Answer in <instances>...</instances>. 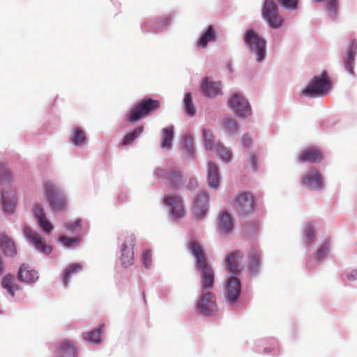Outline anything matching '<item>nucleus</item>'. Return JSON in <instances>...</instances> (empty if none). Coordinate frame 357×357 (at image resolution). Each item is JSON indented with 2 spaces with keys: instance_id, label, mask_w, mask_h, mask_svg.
Here are the masks:
<instances>
[{
  "instance_id": "obj_27",
  "label": "nucleus",
  "mask_w": 357,
  "mask_h": 357,
  "mask_svg": "<svg viewBox=\"0 0 357 357\" xmlns=\"http://www.w3.org/2000/svg\"><path fill=\"white\" fill-rule=\"evenodd\" d=\"M14 276L8 274L3 278L1 281L2 287L7 290L12 296H14L15 291L19 289V286L14 282Z\"/></svg>"
},
{
  "instance_id": "obj_14",
  "label": "nucleus",
  "mask_w": 357,
  "mask_h": 357,
  "mask_svg": "<svg viewBox=\"0 0 357 357\" xmlns=\"http://www.w3.org/2000/svg\"><path fill=\"white\" fill-rule=\"evenodd\" d=\"M197 306L200 313L204 315L213 313L216 310L215 295L212 292L203 291Z\"/></svg>"
},
{
  "instance_id": "obj_4",
  "label": "nucleus",
  "mask_w": 357,
  "mask_h": 357,
  "mask_svg": "<svg viewBox=\"0 0 357 357\" xmlns=\"http://www.w3.org/2000/svg\"><path fill=\"white\" fill-rule=\"evenodd\" d=\"M45 195L51 209L55 211H63L67 208L68 202L62 191L54 183L47 182L45 184Z\"/></svg>"
},
{
  "instance_id": "obj_5",
  "label": "nucleus",
  "mask_w": 357,
  "mask_h": 357,
  "mask_svg": "<svg viewBox=\"0 0 357 357\" xmlns=\"http://www.w3.org/2000/svg\"><path fill=\"white\" fill-rule=\"evenodd\" d=\"M331 86L326 72L323 71L320 76H314L303 91V93L310 97L321 96L326 94Z\"/></svg>"
},
{
  "instance_id": "obj_15",
  "label": "nucleus",
  "mask_w": 357,
  "mask_h": 357,
  "mask_svg": "<svg viewBox=\"0 0 357 357\" xmlns=\"http://www.w3.org/2000/svg\"><path fill=\"white\" fill-rule=\"evenodd\" d=\"M165 204L170 209L175 219L181 218L184 215V208L181 197L177 195H166L164 198Z\"/></svg>"
},
{
  "instance_id": "obj_3",
  "label": "nucleus",
  "mask_w": 357,
  "mask_h": 357,
  "mask_svg": "<svg viewBox=\"0 0 357 357\" xmlns=\"http://www.w3.org/2000/svg\"><path fill=\"white\" fill-rule=\"evenodd\" d=\"M160 107V102L151 98H144L139 101L134 107L127 112L126 117L128 122L135 123L145 118Z\"/></svg>"
},
{
  "instance_id": "obj_28",
  "label": "nucleus",
  "mask_w": 357,
  "mask_h": 357,
  "mask_svg": "<svg viewBox=\"0 0 357 357\" xmlns=\"http://www.w3.org/2000/svg\"><path fill=\"white\" fill-rule=\"evenodd\" d=\"M82 270V265L81 264L76 263L70 264L64 272L63 277V283L64 286L66 287L68 284L69 280L73 275L80 272Z\"/></svg>"
},
{
  "instance_id": "obj_50",
  "label": "nucleus",
  "mask_w": 357,
  "mask_h": 357,
  "mask_svg": "<svg viewBox=\"0 0 357 357\" xmlns=\"http://www.w3.org/2000/svg\"><path fill=\"white\" fill-rule=\"evenodd\" d=\"M347 278L349 281H354L357 280V270H352L347 274Z\"/></svg>"
},
{
  "instance_id": "obj_18",
  "label": "nucleus",
  "mask_w": 357,
  "mask_h": 357,
  "mask_svg": "<svg viewBox=\"0 0 357 357\" xmlns=\"http://www.w3.org/2000/svg\"><path fill=\"white\" fill-rule=\"evenodd\" d=\"M323 153L317 147L311 146L305 148L298 155V160L301 162H309L311 163L320 162L323 160Z\"/></svg>"
},
{
  "instance_id": "obj_37",
  "label": "nucleus",
  "mask_w": 357,
  "mask_h": 357,
  "mask_svg": "<svg viewBox=\"0 0 357 357\" xmlns=\"http://www.w3.org/2000/svg\"><path fill=\"white\" fill-rule=\"evenodd\" d=\"M226 130L230 133L234 134L238 130L236 122L230 117H225L223 120Z\"/></svg>"
},
{
  "instance_id": "obj_11",
  "label": "nucleus",
  "mask_w": 357,
  "mask_h": 357,
  "mask_svg": "<svg viewBox=\"0 0 357 357\" xmlns=\"http://www.w3.org/2000/svg\"><path fill=\"white\" fill-rule=\"evenodd\" d=\"M23 230L25 236L36 249L45 254H49L52 252V247L46 243L45 238L40 234L33 231L27 226H24Z\"/></svg>"
},
{
  "instance_id": "obj_51",
  "label": "nucleus",
  "mask_w": 357,
  "mask_h": 357,
  "mask_svg": "<svg viewBox=\"0 0 357 357\" xmlns=\"http://www.w3.org/2000/svg\"><path fill=\"white\" fill-rule=\"evenodd\" d=\"M197 185V181L195 178H190L188 183V188H192L193 187H196Z\"/></svg>"
},
{
  "instance_id": "obj_10",
  "label": "nucleus",
  "mask_w": 357,
  "mask_h": 357,
  "mask_svg": "<svg viewBox=\"0 0 357 357\" xmlns=\"http://www.w3.org/2000/svg\"><path fill=\"white\" fill-rule=\"evenodd\" d=\"M234 113L241 117L251 114V107L248 100L238 93H234L228 101Z\"/></svg>"
},
{
  "instance_id": "obj_35",
  "label": "nucleus",
  "mask_w": 357,
  "mask_h": 357,
  "mask_svg": "<svg viewBox=\"0 0 357 357\" xmlns=\"http://www.w3.org/2000/svg\"><path fill=\"white\" fill-rule=\"evenodd\" d=\"M202 135L204 142L205 148L207 150H212L215 145L213 144V135L212 132L208 129L202 130Z\"/></svg>"
},
{
  "instance_id": "obj_29",
  "label": "nucleus",
  "mask_w": 357,
  "mask_h": 357,
  "mask_svg": "<svg viewBox=\"0 0 357 357\" xmlns=\"http://www.w3.org/2000/svg\"><path fill=\"white\" fill-rule=\"evenodd\" d=\"M161 147L162 149H170L173 139L174 128L169 126L162 129Z\"/></svg>"
},
{
  "instance_id": "obj_23",
  "label": "nucleus",
  "mask_w": 357,
  "mask_h": 357,
  "mask_svg": "<svg viewBox=\"0 0 357 357\" xmlns=\"http://www.w3.org/2000/svg\"><path fill=\"white\" fill-rule=\"evenodd\" d=\"M0 249L6 256L13 257L17 254L14 241L5 234H0Z\"/></svg>"
},
{
  "instance_id": "obj_34",
  "label": "nucleus",
  "mask_w": 357,
  "mask_h": 357,
  "mask_svg": "<svg viewBox=\"0 0 357 357\" xmlns=\"http://www.w3.org/2000/svg\"><path fill=\"white\" fill-rule=\"evenodd\" d=\"M143 131H144L143 126H139L137 127L136 128H135V130L132 132L127 134L125 136V137L122 142V144L123 146L130 144L141 133H142Z\"/></svg>"
},
{
  "instance_id": "obj_13",
  "label": "nucleus",
  "mask_w": 357,
  "mask_h": 357,
  "mask_svg": "<svg viewBox=\"0 0 357 357\" xmlns=\"http://www.w3.org/2000/svg\"><path fill=\"white\" fill-rule=\"evenodd\" d=\"M301 183L310 190H319L323 187L322 176L317 169L312 168L303 176Z\"/></svg>"
},
{
  "instance_id": "obj_38",
  "label": "nucleus",
  "mask_w": 357,
  "mask_h": 357,
  "mask_svg": "<svg viewBox=\"0 0 357 357\" xmlns=\"http://www.w3.org/2000/svg\"><path fill=\"white\" fill-rule=\"evenodd\" d=\"M59 241L67 247H72L78 245L81 241V237L70 238L66 236H61Z\"/></svg>"
},
{
  "instance_id": "obj_19",
  "label": "nucleus",
  "mask_w": 357,
  "mask_h": 357,
  "mask_svg": "<svg viewBox=\"0 0 357 357\" xmlns=\"http://www.w3.org/2000/svg\"><path fill=\"white\" fill-rule=\"evenodd\" d=\"M226 289L227 300L231 303H234L237 301L241 290L240 280L236 277L230 278L227 280Z\"/></svg>"
},
{
  "instance_id": "obj_43",
  "label": "nucleus",
  "mask_w": 357,
  "mask_h": 357,
  "mask_svg": "<svg viewBox=\"0 0 357 357\" xmlns=\"http://www.w3.org/2000/svg\"><path fill=\"white\" fill-rule=\"evenodd\" d=\"M280 6L287 10H296L298 8V0H278Z\"/></svg>"
},
{
  "instance_id": "obj_46",
  "label": "nucleus",
  "mask_w": 357,
  "mask_h": 357,
  "mask_svg": "<svg viewBox=\"0 0 357 357\" xmlns=\"http://www.w3.org/2000/svg\"><path fill=\"white\" fill-rule=\"evenodd\" d=\"M315 238V231L311 226H307L305 230V241L307 244H310Z\"/></svg>"
},
{
  "instance_id": "obj_39",
  "label": "nucleus",
  "mask_w": 357,
  "mask_h": 357,
  "mask_svg": "<svg viewBox=\"0 0 357 357\" xmlns=\"http://www.w3.org/2000/svg\"><path fill=\"white\" fill-rule=\"evenodd\" d=\"M259 255L256 252H253L252 253L250 254V256L248 267L252 271L255 272V271H257V270L259 267Z\"/></svg>"
},
{
  "instance_id": "obj_49",
  "label": "nucleus",
  "mask_w": 357,
  "mask_h": 357,
  "mask_svg": "<svg viewBox=\"0 0 357 357\" xmlns=\"http://www.w3.org/2000/svg\"><path fill=\"white\" fill-rule=\"evenodd\" d=\"M242 142L245 147L248 148L252 144V138L248 135H244L242 137Z\"/></svg>"
},
{
  "instance_id": "obj_33",
  "label": "nucleus",
  "mask_w": 357,
  "mask_h": 357,
  "mask_svg": "<svg viewBox=\"0 0 357 357\" xmlns=\"http://www.w3.org/2000/svg\"><path fill=\"white\" fill-rule=\"evenodd\" d=\"M215 149L217 155L222 160L227 162L231 157V150L224 146L222 144L217 143L215 144Z\"/></svg>"
},
{
  "instance_id": "obj_17",
  "label": "nucleus",
  "mask_w": 357,
  "mask_h": 357,
  "mask_svg": "<svg viewBox=\"0 0 357 357\" xmlns=\"http://www.w3.org/2000/svg\"><path fill=\"white\" fill-rule=\"evenodd\" d=\"M208 197L206 192H201L194 200L192 213L197 220H202L208 210Z\"/></svg>"
},
{
  "instance_id": "obj_44",
  "label": "nucleus",
  "mask_w": 357,
  "mask_h": 357,
  "mask_svg": "<svg viewBox=\"0 0 357 357\" xmlns=\"http://www.w3.org/2000/svg\"><path fill=\"white\" fill-rule=\"evenodd\" d=\"M141 259L143 265L146 268H149L151 265L152 254L150 250H144L142 253Z\"/></svg>"
},
{
  "instance_id": "obj_47",
  "label": "nucleus",
  "mask_w": 357,
  "mask_h": 357,
  "mask_svg": "<svg viewBox=\"0 0 357 357\" xmlns=\"http://www.w3.org/2000/svg\"><path fill=\"white\" fill-rule=\"evenodd\" d=\"M327 250H328L327 245H323L321 248L318 249L317 250V252L314 253V255L313 256L314 259L317 260V261L323 259L326 255Z\"/></svg>"
},
{
  "instance_id": "obj_20",
  "label": "nucleus",
  "mask_w": 357,
  "mask_h": 357,
  "mask_svg": "<svg viewBox=\"0 0 357 357\" xmlns=\"http://www.w3.org/2000/svg\"><path fill=\"white\" fill-rule=\"evenodd\" d=\"M201 90L204 96L213 98L221 93V84L208 77H205L203 79Z\"/></svg>"
},
{
  "instance_id": "obj_21",
  "label": "nucleus",
  "mask_w": 357,
  "mask_h": 357,
  "mask_svg": "<svg viewBox=\"0 0 357 357\" xmlns=\"http://www.w3.org/2000/svg\"><path fill=\"white\" fill-rule=\"evenodd\" d=\"M77 350L75 342L70 340H63L59 342L56 357H77Z\"/></svg>"
},
{
  "instance_id": "obj_26",
  "label": "nucleus",
  "mask_w": 357,
  "mask_h": 357,
  "mask_svg": "<svg viewBox=\"0 0 357 357\" xmlns=\"http://www.w3.org/2000/svg\"><path fill=\"white\" fill-rule=\"evenodd\" d=\"M207 181L210 188L217 189L219 184V172L217 165L213 162L208 163Z\"/></svg>"
},
{
  "instance_id": "obj_22",
  "label": "nucleus",
  "mask_w": 357,
  "mask_h": 357,
  "mask_svg": "<svg viewBox=\"0 0 357 357\" xmlns=\"http://www.w3.org/2000/svg\"><path fill=\"white\" fill-rule=\"evenodd\" d=\"M234 227V220L227 211L222 212L219 222V231L220 234L231 233Z\"/></svg>"
},
{
  "instance_id": "obj_42",
  "label": "nucleus",
  "mask_w": 357,
  "mask_h": 357,
  "mask_svg": "<svg viewBox=\"0 0 357 357\" xmlns=\"http://www.w3.org/2000/svg\"><path fill=\"white\" fill-rule=\"evenodd\" d=\"M37 222L45 234H50L52 232L53 229L52 225L46 217L38 220Z\"/></svg>"
},
{
  "instance_id": "obj_1",
  "label": "nucleus",
  "mask_w": 357,
  "mask_h": 357,
  "mask_svg": "<svg viewBox=\"0 0 357 357\" xmlns=\"http://www.w3.org/2000/svg\"><path fill=\"white\" fill-rule=\"evenodd\" d=\"M190 250L195 257L197 269L201 272V283L203 289H211L214 284V271L207 262L205 254L199 244L192 241L189 243Z\"/></svg>"
},
{
  "instance_id": "obj_31",
  "label": "nucleus",
  "mask_w": 357,
  "mask_h": 357,
  "mask_svg": "<svg viewBox=\"0 0 357 357\" xmlns=\"http://www.w3.org/2000/svg\"><path fill=\"white\" fill-rule=\"evenodd\" d=\"M215 40V34L213 31V26H209L204 33V34L200 38L198 46L201 47H205L208 43Z\"/></svg>"
},
{
  "instance_id": "obj_16",
  "label": "nucleus",
  "mask_w": 357,
  "mask_h": 357,
  "mask_svg": "<svg viewBox=\"0 0 357 357\" xmlns=\"http://www.w3.org/2000/svg\"><path fill=\"white\" fill-rule=\"evenodd\" d=\"M242 258L243 254L238 250H235L228 254L225 259L227 270L234 275L239 274L243 268L241 264Z\"/></svg>"
},
{
  "instance_id": "obj_52",
  "label": "nucleus",
  "mask_w": 357,
  "mask_h": 357,
  "mask_svg": "<svg viewBox=\"0 0 357 357\" xmlns=\"http://www.w3.org/2000/svg\"><path fill=\"white\" fill-rule=\"evenodd\" d=\"M311 266V263H310V261H308L307 263V266Z\"/></svg>"
},
{
  "instance_id": "obj_53",
  "label": "nucleus",
  "mask_w": 357,
  "mask_h": 357,
  "mask_svg": "<svg viewBox=\"0 0 357 357\" xmlns=\"http://www.w3.org/2000/svg\"><path fill=\"white\" fill-rule=\"evenodd\" d=\"M227 67H228V68L229 69V70H230V71H231L230 64H228V65H227Z\"/></svg>"
},
{
  "instance_id": "obj_41",
  "label": "nucleus",
  "mask_w": 357,
  "mask_h": 357,
  "mask_svg": "<svg viewBox=\"0 0 357 357\" xmlns=\"http://www.w3.org/2000/svg\"><path fill=\"white\" fill-rule=\"evenodd\" d=\"M80 219L76 220L75 222H69L65 224L66 229L71 233H78L81 231Z\"/></svg>"
},
{
  "instance_id": "obj_40",
  "label": "nucleus",
  "mask_w": 357,
  "mask_h": 357,
  "mask_svg": "<svg viewBox=\"0 0 357 357\" xmlns=\"http://www.w3.org/2000/svg\"><path fill=\"white\" fill-rule=\"evenodd\" d=\"M183 147L187 154H188L190 155H193V154H194L193 139L192 137H190V136H185L184 137Z\"/></svg>"
},
{
  "instance_id": "obj_30",
  "label": "nucleus",
  "mask_w": 357,
  "mask_h": 357,
  "mask_svg": "<svg viewBox=\"0 0 357 357\" xmlns=\"http://www.w3.org/2000/svg\"><path fill=\"white\" fill-rule=\"evenodd\" d=\"M103 328L104 325H100L98 328L89 333H84L83 334L84 339L93 343L100 344L101 342V333Z\"/></svg>"
},
{
  "instance_id": "obj_48",
  "label": "nucleus",
  "mask_w": 357,
  "mask_h": 357,
  "mask_svg": "<svg viewBox=\"0 0 357 357\" xmlns=\"http://www.w3.org/2000/svg\"><path fill=\"white\" fill-rule=\"evenodd\" d=\"M248 160L250 161L252 168L254 170H256V169L257 168V157L251 153L249 155V157H248Z\"/></svg>"
},
{
  "instance_id": "obj_32",
  "label": "nucleus",
  "mask_w": 357,
  "mask_h": 357,
  "mask_svg": "<svg viewBox=\"0 0 357 357\" xmlns=\"http://www.w3.org/2000/svg\"><path fill=\"white\" fill-rule=\"evenodd\" d=\"M86 140L85 132L79 128H75L71 137V141L76 146L83 145Z\"/></svg>"
},
{
  "instance_id": "obj_25",
  "label": "nucleus",
  "mask_w": 357,
  "mask_h": 357,
  "mask_svg": "<svg viewBox=\"0 0 357 357\" xmlns=\"http://www.w3.org/2000/svg\"><path fill=\"white\" fill-rule=\"evenodd\" d=\"M19 280L26 283L35 282L38 278V273L35 270L29 269L25 264L22 265L18 272Z\"/></svg>"
},
{
  "instance_id": "obj_2",
  "label": "nucleus",
  "mask_w": 357,
  "mask_h": 357,
  "mask_svg": "<svg viewBox=\"0 0 357 357\" xmlns=\"http://www.w3.org/2000/svg\"><path fill=\"white\" fill-rule=\"evenodd\" d=\"M11 174L3 165H0V183L1 185V201L5 212L12 213L16 206V193L10 185Z\"/></svg>"
},
{
  "instance_id": "obj_7",
  "label": "nucleus",
  "mask_w": 357,
  "mask_h": 357,
  "mask_svg": "<svg viewBox=\"0 0 357 357\" xmlns=\"http://www.w3.org/2000/svg\"><path fill=\"white\" fill-rule=\"evenodd\" d=\"M244 42L250 51L257 54V61L261 62L266 54V42L253 30H247Z\"/></svg>"
},
{
  "instance_id": "obj_9",
  "label": "nucleus",
  "mask_w": 357,
  "mask_h": 357,
  "mask_svg": "<svg viewBox=\"0 0 357 357\" xmlns=\"http://www.w3.org/2000/svg\"><path fill=\"white\" fill-rule=\"evenodd\" d=\"M135 236L133 234H127L121 248L120 261L123 267L132 266L135 260L134 247Z\"/></svg>"
},
{
  "instance_id": "obj_12",
  "label": "nucleus",
  "mask_w": 357,
  "mask_h": 357,
  "mask_svg": "<svg viewBox=\"0 0 357 357\" xmlns=\"http://www.w3.org/2000/svg\"><path fill=\"white\" fill-rule=\"evenodd\" d=\"M255 204L253 196L247 192H240L236 197V208L241 215H247L252 211Z\"/></svg>"
},
{
  "instance_id": "obj_24",
  "label": "nucleus",
  "mask_w": 357,
  "mask_h": 357,
  "mask_svg": "<svg viewBox=\"0 0 357 357\" xmlns=\"http://www.w3.org/2000/svg\"><path fill=\"white\" fill-rule=\"evenodd\" d=\"M357 50V42L353 40L347 50V56L344 61L345 69L352 75H354V64Z\"/></svg>"
},
{
  "instance_id": "obj_36",
  "label": "nucleus",
  "mask_w": 357,
  "mask_h": 357,
  "mask_svg": "<svg viewBox=\"0 0 357 357\" xmlns=\"http://www.w3.org/2000/svg\"><path fill=\"white\" fill-rule=\"evenodd\" d=\"M183 102L186 113L189 116H193L195 114L196 109L193 105L192 96L190 93L185 95Z\"/></svg>"
},
{
  "instance_id": "obj_45",
  "label": "nucleus",
  "mask_w": 357,
  "mask_h": 357,
  "mask_svg": "<svg viewBox=\"0 0 357 357\" xmlns=\"http://www.w3.org/2000/svg\"><path fill=\"white\" fill-rule=\"evenodd\" d=\"M33 213L36 220H40L46 217L45 211L41 205L35 204L33 208Z\"/></svg>"
},
{
  "instance_id": "obj_6",
  "label": "nucleus",
  "mask_w": 357,
  "mask_h": 357,
  "mask_svg": "<svg viewBox=\"0 0 357 357\" xmlns=\"http://www.w3.org/2000/svg\"><path fill=\"white\" fill-rule=\"evenodd\" d=\"M261 15L264 20L272 29L279 28L284 20L279 14L277 3L274 0H265L261 8Z\"/></svg>"
},
{
  "instance_id": "obj_8",
  "label": "nucleus",
  "mask_w": 357,
  "mask_h": 357,
  "mask_svg": "<svg viewBox=\"0 0 357 357\" xmlns=\"http://www.w3.org/2000/svg\"><path fill=\"white\" fill-rule=\"evenodd\" d=\"M157 178L164 181L170 188L178 189L186 179L178 169H172L169 171L163 168H158L155 170Z\"/></svg>"
}]
</instances>
